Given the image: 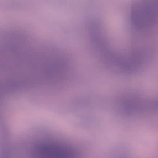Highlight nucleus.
<instances>
[{
	"instance_id": "nucleus-1",
	"label": "nucleus",
	"mask_w": 158,
	"mask_h": 158,
	"mask_svg": "<svg viewBox=\"0 0 158 158\" xmlns=\"http://www.w3.org/2000/svg\"><path fill=\"white\" fill-rule=\"evenodd\" d=\"M69 155H70V153Z\"/></svg>"
}]
</instances>
